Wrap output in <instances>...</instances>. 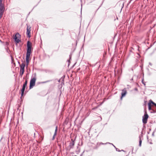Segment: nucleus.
Segmentation results:
<instances>
[{
  "label": "nucleus",
  "mask_w": 156,
  "mask_h": 156,
  "mask_svg": "<svg viewBox=\"0 0 156 156\" xmlns=\"http://www.w3.org/2000/svg\"><path fill=\"white\" fill-rule=\"evenodd\" d=\"M142 82L143 83L144 85H145V84L144 81V80H142Z\"/></svg>",
  "instance_id": "obj_16"
},
{
  "label": "nucleus",
  "mask_w": 156,
  "mask_h": 156,
  "mask_svg": "<svg viewBox=\"0 0 156 156\" xmlns=\"http://www.w3.org/2000/svg\"><path fill=\"white\" fill-rule=\"evenodd\" d=\"M141 143H142V140L140 138L139 140V146L140 147H141Z\"/></svg>",
  "instance_id": "obj_13"
},
{
  "label": "nucleus",
  "mask_w": 156,
  "mask_h": 156,
  "mask_svg": "<svg viewBox=\"0 0 156 156\" xmlns=\"http://www.w3.org/2000/svg\"><path fill=\"white\" fill-rule=\"evenodd\" d=\"M21 35L18 33L16 34L14 39L15 40V42L17 43H18L20 41Z\"/></svg>",
  "instance_id": "obj_6"
},
{
  "label": "nucleus",
  "mask_w": 156,
  "mask_h": 156,
  "mask_svg": "<svg viewBox=\"0 0 156 156\" xmlns=\"http://www.w3.org/2000/svg\"><path fill=\"white\" fill-rule=\"evenodd\" d=\"M151 103H152L153 105H154L156 107V103H155L153 101H152Z\"/></svg>",
  "instance_id": "obj_15"
},
{
  "label": "nucleus",
  "mask_w": 156,
  "mask_h": 156,
  "mask_svg": "<svg viewBox=\"0 0 156 156\" xmlns=\"http://www.w3.org/2000/svg\"><path fill=\"white\" fill-rule=\"evenodd\" d=\"M148 118V115L147 113L146 112L144 114V116L143 117V122L144 124H146L147 123V119Z\"/></svg>",
  "instance_id": "obj_7"
},
{
  "label": "nucleus",
  "mask_w": 156,
  "mask_h": 156,
  "mask_svg": "<svg viewBox=\"0 0 156 156\" xmlns=\"http://www.w3.org/2000/svg\"><path fill=\"white\" fill-rule=\"evenodd\" d=\"M27 50L26 57V62L27 65L29 62V59L30 55L31 53L32 43L29 41L27 42Z\"/></svg>",
  "instance_id": "obj_1"
},
{
  "label": "nucleus",
  "mask_w": 156,
  "mask_h": 156,
  "mask_svg": "<svg viewBox=\"0 0 156 156\" xmlns=\"http://www.w3.org/2000/svg\"><path fill=\"white\" fill-rule=\"evenodd\" d=\"M153 101H150L148 103V109L149 110H152L154 112H156V109H155L153 107V105H152V103L151 102Z\"/></svg>",
  "instance_id": "obj_5"
},
{
  "label": "nucleus",
  "mask_w": 156,
  "mask_h": 156,
  "mask_svg": "<svg viewBox=\"0 0 156 156\" xmlns=\"http://www.w3.org/2000/svg\"><path fill=\"white\" fill-rule=\"evenodd\" d=\"M25 66V64L24 63H22L20 65V76H21V77H22L24 72V68Z\"/></svg>",
  "instance_id": "obj_3"
},
{
  "label": "nucleus",
  "mask_w": 156,
  "mask_h": 156,
  "mask_svg": "<svg viewBox=\"0 0 156 156\" xmlns=\"http://www.w3.org/2000/svg\"><path fill=\"white\" fill-rule=\"evenodd\" d=\"M57 127H56V128L55 130V134H54V135L53 138H52L53 140H54L55 139V136L56 135V132H57Z\"/></svg>",
  "instance_id": "obj_12"
},
{
  "label": "nucleus",
  "mask_w": 156,
  "mask_h": 156,
  "mask_svg": "<svg viewBox=\"0 0 156 156\" xmlns=\"http://www.w3.org/2000/svg\"><path fill=\"white\" fill-rule=\"evenodd\" d=\"M5 9L4 5L2 3H0V19L2 16Z\"/></svg>",
  "instance_id": "obj_2"
},
{
  "label": "nucleus",
  "mask_w": 156,
  "mask_h": 156,
  "mask_svg": "<svg viewBox=\"0 0 156 156\" xmlns=\"http://www.w3.org/2000/svg\"><path fill=\"white\" fill-rule=\"evenodd\" d=\"M27 80H26L25 81V83L23 84V86H24L26 87L27 86Z\"/></svg>",
  "instance_id": "obj_14"
},
{
  "label": "nucleus",
  "mask_w": 156,
  "mask_h": 156,
  "mask_svg": "<svg viewBox=\"0 0 156 156\" xmlns=\"http://www.w3.org/2000/svg\"><path fill=\"white\" fill-rule=\"evenodd\" d=\"M71 140L72 141V142H71L70 143L69 145L71 148H72L74 145L75 142L73 140Z\"/></svg>",
  "instance_id": "obj_11"
},
{
  "label": "nucleus",
  "mask_w": 156,
  "mask_h": 156,
  "mask_svg": "<svg viewBox=\"0 0 156 156\" xmlns=\"http://www.w3.org/2000/svg\"><path fill=\"white\" fill-rule=\"evenodd\" d=\"M36 80V79L35 77H34L31 79L30 82V89H31L35 85Z\"/></svg>",
  "instance_id": "obj_4"
},
{
  "label": "nucleus",
  "mask_w": 156,
  "mask_h": 156,
  "mask_svg": "<svg viewBox=\"0 0 156 156\" xmlns=\"http://www.w3.org/2000/svg\"><path fill=\"white\" fill-rule=\"evenodd\" d=\"M26 87L23 86L22 89L21 90V96H23V94L24 90H25Z\"/></svg>",
  "instance_id": "obj_10"
},
{
  "label": "nucleus",
  "mask_w": 156,
  "mask_h": 156,
  "mask_svg": "<svg viewBox=\"0 0 156 156\" xmlns=\"http://www.w3.org/2000/svg\"><path fill=\"white\" fill-rule=\"evenodd\" d=\"M2 0H0V3H2Z\"/></svg>",
  "instance_id": "obj_17"
},
{
  "label": "nucleus",
  "mask_w": 156,
  "mask_h": 156,
  "mask_svg": "<svg viewBox=\"0 0 156 156\" xmlns=\"http://www.w3.org/2000/svg\"><path fill=\"white\" fill-rule=\"evenodd\" d=\"M27 26V34L29 37H31L30 31H31V27L29 26Z\"/></svg>",
  "instance_id": "obj_9"
},
{
  "label": "nucleus",
  "mask_w": 156,
  "mask_h": 156,
  "mask_svg": "<svg viewBox=\"0 0 156 156\" xmlns=\"http://www.w3.org/2000/svg\"><path fill=\"white\" fill-rule=\"evenodd\" d=\"M126 88H124L122 90V92L121 93V100L122 99V98L126 96Z\"/></svg>",
  "instance_id": "obj_8"
}]
</instances>
